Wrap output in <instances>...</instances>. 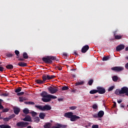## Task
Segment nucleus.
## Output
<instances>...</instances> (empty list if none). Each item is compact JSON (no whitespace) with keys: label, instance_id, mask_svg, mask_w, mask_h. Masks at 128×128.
<instances>
[{"label":"nucleus","instance_id":"1","mask_svg":"<svg viewBox=\"0 0 128 128\" xmlns=\"http://www.w3.org/2000/svg\"><path fill=\"white\" fill-rule=\"evenodd\" d=\"M40 96L42 98V100L44 102H50L52 100H56V98H58L56 96H54L52 94H48V92H42L40 94Z\"/></svg>","mask_w":128,"mask_h":128},{"label":"nucleus","instance_id":"2","mask_svg":"<svg viewBox=\"0 0 128 128\" xmlns=\"http://www.w3.org/2000/svg\"><path fill=\"white\" fill-rule=\"evenodd\" d=\"M56 60V62H58V59L56 60V57L54 56H47L42 58V60L45 64H52V60Z\"/></svg>","mask_w":128,"mask_h":128},{"label":"nucleus","instance_id":"3","mask_svg":"<svg viewBox=\"0 0 128 128\" xmlns=\"http://www.w3.org/2000/svg\"><path fill=\"white\" fill-rule=\"evenodd\" d=\"M35 108H38V110H52V107L50 105H44V106H38L36 105Z\"/></svg>","mask_w":128,"mask_h":128},{"label":"nucleus","instance_id":"4","mask_svg":"<svg viewBox=\"0 0 128 128\" xmlns=\"http://www.w3.org/2000/svg\"><path fill=\"white\" fill-rule=\"evenodd\" d=\"M30 124L28 122H21L16 123V126L20 128H26Z\"/></svg>","mask_w":128,"mask_h":128},{"label":"nucleus","instance_id":"5","mask_svg":"<svg viewBox=\"0 0 128 128\" xmlns=\"http://www.w3.org/2000/svg\"><path fill=\"white\" fill-rule=\"evenodd\" d=\"M48 90L50 94H56L58 90L56 87H52V86H50L48 88Z\"/></svg>","mask_w":128,"mask_h":128},{"label":"nucleus","instance_id":"6","mask_svg":"<svg viewBox=\"0 0 128 128\" xmlns=\"http://www.w3.org/2000/svg\"><path fill=\"white\" fill-rule=\"evenodd\" d=\"M97 92L100 94H106V89L104 88L98 86L97 87Z\"/></svg>","mask_w":128,"mask_h":128},{"label":"nucleus","instance_id":"7","mask_svg":"<svg viewBox=\"0 0 128 128\" xmlns=\"http://www.w3.org/2000/svg\"><path fill=\"white\" fill-rule=\"evenodd\" d=\"M112 70H114V72H122L124 70V67L122 66H114L111 68Z\"/></svg>","mask_w":128,"mask_h":128},{"label":"nucleus","instance_id":"8","mask_svg":"<svg viewBox=\"0 0 128 128\" xmlns=\"http://www.w3.org/2000/svg\"><path fill=\"white\" fill-rule=\"evenodd\" d=\"M116 32H118V30H116L114 32H113L114 34V40H122V38L123 36L122 34H116Z\"/></svg>","mask_w":128,"mask_h":128},{"label":"nucleus","instance_id":"9","mask_svg":"<svg viewBox=\"0 0 128 128\" xmlns=\"http://www.w3.org/2000/svg\"><path fill=\"white\" fill-rule=\"evenodd\" d=\"M56 126H54L52 128H66L68 127L67 125L60 124L57 123L56 124Z\"/></svg>","mask_w":128,"mask_h":128},{"label":"nucleus","instance_id":"10","mask_svg":"<svg viewBox=\"0 0 128 128\" xmlns=\"http://www.w3.org/2000/svg\"><path fill=\"white\" fill-rule=\"evenodd\" d=\"M124 44H120L116 47V52H120V50H124L125 48Z\"/></svg>","mask_w":128,"mask_h":128},{"label":"nucleus","instance_id":"11","mask_svg":"<svg viewBox=\"0 0 128 128\" xmlns=\"http://www.w3.org/2000/svg\"><path fill=\"white\" fill-rule=\"evenodd\" d=\"M122 94H128V88L126 86H124L123 88H121L120 90V92Z\"/></svg>","mask_w":128,"mask_h":128},{"label":"nucleus","instance_id":"12","mask_svg":"<svg viewBox=\"0 0 128 128\" xmlns=\"http://www.w3.org/2000/svg\"><path fill=\"white\" fill-rule=\"evenodd\" d=\"M90 46L88 45H86L82 48L81 52L82 54H86V52L88 50Z\"/></svg>","mask_w":128,"mask_h":128},{"label":"nucleus","instance_id":"13","mask_svg":"<svg viewBox=\"0 0 128 128\" xmlns=\"http://www.w3.org/2000/svg\"><path fill=\"white\" fill-rule=\"evenodd\" d=\"M79 118H80L76 115H74V114L72 115V116L71 117V118L70 119V120L71 122H76V120H77Z\"/></svg>","mask_w":128,"mask_h":128},{"label":"nucleus","instance_id":"14","mask_svg":"<svg viewBox=\"0 0 128 128\" xmlns=\"http://www.w3.org/2000/svg\"><path fill=\"white\" fill-rule=\"evenodd\" d=\"M74 114V113L72 112H68L64 114V116L65 118H72V115Z\"/></svg>","mask_w":128,"mask_h":128},{"label":"nucleus","instance_id":"15","mask_svg":"<svg viewBox=\"0 0 128 128\" xmlns=\"http://www.w3.org/2000/svg\"><path fill=\"white\" fill-rule=\"evenodd\" d=\"M42 79L43 80V82H44V84L46 82V80H48V74H43L42 76Z\"/></svg>","mask_w":128,"mask_h":128},{"label":"nucleus","instance_id":"16","mask_svg":"<svg viewBox=\"0 0 128 128\" xmlns=\"http://www.w3.org/2000/svg\"><path fill=\"white\" fill-rule=\"evenodd\" d=\"M24 122H32V117L28 115L24 118H23Z\"/></svg>","mask_w":128,"mask_h":128},{"label":"nucleus","instance_id":"17","mask_svg":"<svg viewBox=\"0 0 128 128\" xmlns=\"http://www.w3.org/2000/svg\"><path fill=\"white\" fill-rule=\"evenodd\" d=\"M52 126V124L50 122H46L44 125V128H50Z\"/></svg>","mask_w":128,"mask_h":128},{"label":"nucleus","instance_id":"18","mask_svg":"<svg viewBox=\"0 0 128 128\" xmlns=\"http://www.w3.org/2000/svg\"><path fill=\"white\" fill-rule=\"evenodd\" d=\"M14 114H20V108H14Z\"/></svg>","mask_w":128,"mask_h":128},{"label":"nucleus","instance_id":"19","mask_svg":"<svg viewBox=\"0 0 128 128\" xmlns=\"http://www.w3.org/2000/svg\"><path fill=\"white\" fill-rule=\"evenodd\" d=\"M16 66H19L24 67L28 66V64L24 62H19Z\"/></svg>","mask_w":128,"mask_h":128},{"label":"nucleus","instance_id":"20","mask_svg":"<svg viewBox=\"0 0 128 128\" xmlns=\"http://www.w3.org/2000/svg\"><path fill=\"white\" fill-rule=\"evenodd\" d=\"M8 92H2V90H0V96H8Z\"/></svg>","mask_w":128,"mask_h":128},{"label":"nucleus","instance_id":"21","mask_svg":"<svg viewBox=\"0 0 128 128\" xmlns=\"http://www.w3.org/2000/svg\"><path fill=\"white\" fill-rule=\"evenodd\" d=\"M39 118L40 120H44V118H46V113L40 112L39 114Z\"/></svg>","mask_w":128,"mask_h":128},{"label":"nucleus","instance_id":"22","mask_svg":"<svg viewBox=\"0 0 128 128\" xmlns=\"http://www.w3.org/2000/svg\"><path fill=\"white\" fill-rule=\"evenodd\" d=\"M98 114V118H102L104 114V112L103 110H100Z\"/></svg>","mask_w":128,"mask_h":128},{"label":"nucleus","instance_id":"23","mask_svg":"<svg viewBox=\"0 0 128 128\" xmlns=\"http://www.w3.org/2000/svg\"><path fill=\"white\" fill-rule=\"evenodd\" d=\"M6 68L8 70H14V66L11 64H8L6 66Z\"/></svg>","mask_w":128,"mask_h":128},{"label":"nucleus","instance_id":"24","mask_svg":"<svg viewBox=\"0 0 128 128\" xmlns=\"http://www.w3.org/2000/svg\"><path fill=\"white\" fill-rule=\"evenodd\" d=\"M23 112L25 114H30V110L28 108H24V110H23Z\"/></svg>","mask_w":128,"mask_h":128},{"label":"nucleus","instance_id":"25","mask_svg":"<svg viewBox=\"0 0 128 128\" xmlns=\"http://www.w3.org/2000/svg\"><path fill=\"white\" fill-rule=\"evenodd\" d=\"M0 128H12L10 125L1 124L0 125Z\"/></svg>","mask_w":128,"mask_h":128},{"label":"nucleus","instance_id":"26","mask_svg":"<svg viewBox=\"0 0 128 128\" xmlns=\"http://www.w3.org/2000/svg\"><path fill=\"white\" fill-rule=\"evenodd\" d=\"M36 84H44L43 80H36Z\"/></svg>","mask_w":128,"mask_h":128},{"label":"nucleus","instance_id":"27","mask_svg":"<svg viewBox=\"0 0 128 128\" xmlns=\"http://www.w3.org/2000/svg\"><path fill=\"white\" fill-rule=\"evenodd\" d=\"M22 56L24 58L25 60H28V53H26V52H24Z\"/></svg>","mask_w":128,"mask_h":128},{"label":"nucleus","instance_id":"28","mask_svg":"<svg viewBox=\"0 0 128 128\" xmlns=\"http://www.w3.org/2000/svg\"><path fill=\"white\" fill-rule=\"evenodd\" d=\"M16 94H18L19 92H22V88L20 87H18L17 88L14 90Z\"/></svg>","mask_w":128,"mask_h":128},{"label":"nucleus","instance_id":"29","mask_svg":"<svg viewBox=\"0 0 128 128\" xmlns=\"http://www.w3.org/2000/svg\"><path fill=\"white\" fill-rule=\"evenodd\" d=\"M84 84V81L78 82L75 84V86H82Z\"/></svg>","mask_w":128,"mask_h":128},{"label":"nucleus","instance_id":"30","mask_svg":"<svg viewBox=\"0 0 128 128\" xmlns=\"http://www.w3.org/2000/svg\"><path fill=\"white\" fill-rule=\"evenodd\" d=\"M110 59V56H104L102 58V60L103 62H106V60H108Z\"/></svg>","mask_w":128,"mask_h":128},{"label":"nucleus","instance_id":"31","mask_svg":"<svg viewBox=\"0 0 128 128\" xmlns=\"http://www.w3.org/2000/svg\"><path fill=\"white\" fill-rule=\"evenodd\" d=\"M115 94H117V96H118L119 94H122V93L120 92V89H116L114 92Z\"/></svg>","mask_w":128,"mask_h":128},{"label":"nucleus","instance_id":"32","mask_svg":"<svg viewBox=\"0 0 128 128\" xmlns=\"http://www.w3.org/2000/svg\"><path fill=\"white\" fill-rule=\"evenodd\" d=\"M96 92H98V90H92L90 92V94H96Z\"/></svg>","mask_w":128,"mask_h":128},{"label":"nucleus","instance_id":"33","mask_svg":"<svg viewBox=\"0 0 128 128\" xmlns=\"http://www.w3.org/2000/svg\"><path fill=\"white\" fill-rule=\"evenodd\" d=\"M56 78V76H54V75H52V76L48 75V80H52V78Z\"/></svg>","mask_w":128,"mask_h":128},{"label":"nucleus","instance_id":"34","mask_svg":"<svg viewBox=\"0 0 128 128\" xmlns=\"http://www.w3.org/2000/svg\"><path fill=\"white\" fill-rule=\"evenodd\" d=\"M112 80L113 82H118V76H114L112 78Z\"/></svg>","mask_w":128,"mask_h":128},{"label":"nucleus","instance_id":"35","mask_svg":"<svg viewBox=\"0 0 128 128\" xmlns=\"http://www.w3.org/2000/svg\"><path fill=\"white\" fill-rule=\"evenodd\" d=\"M34 120L36 122H40V117L36 116L34 118Z\"/></svg>","mask_w":128,"mask_h":128},{"label":"nucleus","instance_id":"36","mask_svg":"<svg viewBox=\"0 0 128 128\" xmlns=\"http://www.w3.org/2000/svg\"><path fill=\"white\" fill-rule=\"evenodd\" d=\"M14 52L17 56L16 58H20V51H18V50H16Z\"/></svg>","mask_w":128,"mask_h":128},{"label":"nucleus","instance_id":"37","mask_svg":"<svg viewBox=\"0 0 128 128\" xmlns=\"http://www.w3.org/2000/svg\"><path fill=\"white\" fill-rule=\"evenodd\" d=\"M24 104H32V105L35 104L34 102H25Z\"/></svg>","mask_w":128,"mask_h":128},{"label":"nucleus","instance_id":"38","mask_svg":"<svg viewBox=\"0 0 128 128\" xmlns=\"http://www.w3.org/2000/svg\"><path fill=\"white\" fill-rule=\"evenodd\" d=\"M78 107L76 106H72L69 107V109L71 110H76Z\"/></svg>","mask_w":128,"mask_h":128},{"label":"nucleus","instance_id":"39","mask_svg":"<svg viewBox=\"0 0 128 128\" xmlns=\"http://www.w3.org/2000/svg\"><path fill=\"white\" fill-rule=\"evenodd\" d=\"M68 88H69L68 86H64L62 88V90H68Z\"/></svg>","mask_w":128,"mask_h":128},{"label":"nucleus","instance_id":"40","mask_svg":"<svg viewBox=\"0 0 128 128\" xmlns=\"http://www.w3.org/2000/svg\"><path fill=\"white\" fill-rule=\"evenodd\" d=\"M92 84H94V80H90L88 82V84L89 86H92Z\"/></svg>","mask_w":128,"mask_h":128},{"label":"nucleus","instance_id":"41","mask_svg":"<svg viewBox=\"0 0 128 128\" xmlns=\"http://www.w3.org/2000/svg\"><path fill=\"white\" fill-rule=\"evenodd\" d=\"M24 60H26L24 57H20L18 58V62H24Z\"/></svg>","mask_w":128,"mask_h":128},{"label":"nucleus","instance_id":"42","mask_svg":"<svg viewBox=\"0 0 128 128\" xmlns=\"http://www.w3.org/2000/svg\"><path fill=\"white\" fill-rule=\"evenodd\" d=\"M6 56H7V58H12V56H14V54L9 53L6 54Z\"/></svg>","mask_w":128,"mask_h":128},{"label":"nucleus","instance_id":"43","mask_svg":"<svg viewBox=\"0 0 128 128\" xmlns=\"http://www.w3.org/2000/svg\"><path fill=\"white\" fill-rule=\"evenodd\" d=\"M20 99V102H24V100H26V99L24 98H22V97H19Z\"/></svg>","mask_w":128,"mask_h":128},{"label":"nucleus","instance_id":"44","mask_svg":"<svg viewBox=\"0 0 128 128\" xmlns=\"http://www.w3.org/2000/svg\"><path fill=\"white\" fill-rule=\"evenodd\" d=\"M92 108L94 110H98V105L96 104H94Z\"/></svg>","mask_w":128,"mask_h":128},{"label":"nucleus","instance_id":"45","mask_svg":"<svg viewBox=\"0 0 128 128\" xmlns=\"http://www.w3.org/2000/svg\"><path fill=\"white\" fill-rule=\"evenodd\" d=\"M31 114L32 115V116H36L37 113L36 112H34V111H32L31 112Z\"/></svg>","mask_w":128,"mask_h":128},{"label":"nucleus","instance_id":"46","mask_svg":"<svg viewBox=\"0 0 128 128\" xmlns=\"http://www.w3.org/2000/svg\"><path fill=\"white\" fill-rule=\"evenodd\" d=\"M114 88V86H112L108 89V92H112Z\"/></svg>","mask_w":128,"mask_h":128},{"label":"nucleus","instance_id":"47","mask_svg":"<svg viewBox=\"0 0 128 128\" xmlns=\"http://www.w3.org/2000/svg\"><path fill=\"white\" fill-rule=\"evenodd\" d=\"M6 68H4V67L2 66V65H0V72H4Z\"/></svg>","mask_w":128,"mask_h":128},{"label":"nucleus","instance_id":"48","mask_svg":"<svg viewBox=\"0 0 128 128\" xmlns=\"http://www.w3.org/2000/svg\"><path fill=\"white\" fill-rule=\"evenodd\" d=\"M16 94L18 96H23V94H24V92H19Z\"/></svg>","mask_w":128,"mask_h":128},{"label":"nucleus","instance_id":"49","mask_svg":"<svg viewBox=\"0 0 128 128\" xmlns=\"http://www.w3.org/2000/svg\"><path fill=\"white\" fill-rule=\"evenodd\" d=\"M14 116H16V114H12V115L9 116V118H10V120H12V118H14Z\"/></svg>","mask_w":128,"mask_h":128},{"label":"nucleus","instance_id":"50","mask_svg":"<svg viewBox=\"0 0 128 128\" xmlns=\"http://www.w3.org/2000/svg\"><path fill=\"white\" fill-rule=\"evenodd\" d=\"M10 120V117H8V118H4V122H8Z\"/></svg>","mask_w":128,"mask_h":128},{"label":"nucleus","instance_id":"51","mask_svg":"<svg viewBox=\"0 0 128 128\" xmlns=\"http://www.w3.org/2000/svg\"><path fill=\"white\" fill-rule=\"evenodd\" d=\"M8 112V108H6L2 110V112Z\"/></svg>","mask_w":128,"mask_h":128},{"label":"nucleus","instance_id":"52","mask_svg":"<svg viewBox=\"0 0 128 128\" xmlns=\"http://www.w3.org/2000/svg\"><path fill=\"white\" fill-rule=\"evenodd\" d=\"M56 69L58 70H62V68L60 66H56Z\"/></svg>","mask_w":128,"mask_h":128},{"label":"nucleus","instance_id":"53","mask_svg":"<svg viewBox=\"0 0 128 128\" xmlns=\"http://www.w3.org/2000/svg\"><path fill=\"white\" fill-rule=\"evenodd\" d=\"M93 118H98V114H95L92 115Z\"/></svg>","mask_w":128,"mask_h":128},{"label":"nucleus","instance_id":"54","mask_svg":"<svg viewBox=\"0 0 128 128\" xmlns=\"http://www.w3.org/2000/svg\"><path fill=\"white\" fill-rule=\"evenodd\" d=\"M92 128H98V124L92 125Z\"/></svg>","mask_w":128,"mask_h":128},{"label":"nucleus","instance_id":"55","mask_svg":"<svg viewBox=\"0 0 128 128\" xmlns=\"http://www.w3.org/2000/svg\"><path fill=\"white\" fill-rule=\"evenodd\" d=\"M58 100L59 102H63L64 101V98H58Z\"/></svg>","mask_w":128,"mask_h":128},{"label":"nucleus","instance_id":"56","mask_svg":"<svg viewBox=\"0 0 128 128\" xmlns=\"http://www.w3.org/2000/svg\"><path fill=\"white\" fill-rule=\"evenodd\" d=\"M0 110H4V106H2V103H0Z\"/></svg>","mask_w":128,"mask_h":128},{"label":"nucleus","instance_id":"57","mask_svg":"<svg viewBox=\"0 0 128 128\" xmlns=\"http://www.w3.org/2000/svg\"><path fill=\"white\" fill-rule=\"evenodd\" d=\"M114 108H116V102H114V105H113Z\"/></svg>","mask_w":128,"mask_h":128},{"label":"nucleus","instance_id":"58","mask_svg":"<svg viewBox=\"0 0 128 128\" xmlns=\"http://www.w3.org/2000/svg\"><path fill=\"white\" fill-rule=\"evenodd\" d=\"M74 54H75V56H78V54L76 51L74 52Z\"/></svg>","mask_w":128,"mask_h":128},{"label":"nucleus","instance_id":"59","mask_svg":"<svg viewBox=\"0 0 128 128\" xmlns=\"http://www.w3.org/2000/svg\"><path fill=\"white\" fill-rule=\"evenodd\" d=\"M63 56H64L66 57V56H68V54H66V53H64V54H63Z\"/></svg>","mask_w":128,"mask_h":128},{"label":"nucleus","instance_id":"60","mask_svg":"<svg viewBox=\"0 0 128 128\" xmlns=\"http://www.w3.org/2000/svg\"><path fill=\"white\" fill-rule=\"evenodd\" d=\"M117 102L118 104H120L122 102V100H118Z\"/></svg>","mask_w":128,"mask_h":128},{"label":"nucleus","instance_id":"61","mask_svg":"<svg viewBox=\"0 0 128 128\" xmlns=\"http://www.w3.org/2000/svg\"><path fill=\"white\" fill-rule=\"evenodd\" d=\"M71 92H76V90H71Z\"/></svg>","mask_w":128,"mask_h":128},{"label":"nucleus","instance_id":"62","mask_svg":"<svg viewBox=\"0 0 128 128\" xmlns=\"http://www.w3.org/2000/svg\"><path fill=\"white\" fill-rule=\"evenodd\" d=\"M125 50L126 52H128V46L126 48Z\"/></svg>","mask_w":128,"mask_h":128},{"label":"nucleus","instance_id":"63","mask_svg":"<svg viewBox=\"0 0 128 128\" xmlns=\"http://www.w3.org/2000/svg\"><path fill=\"white\" fill-rule=\"evenodd\" d=\"M71 70H72V72H74V71L76 70V69L72 68V69H71Z\"/></svg>","mask_w":128,"mask_h":128},{"label":"nucleus","instance_id":"64","mask_svg":"<svg viewBox=\"0 0 128 128\" xmlns=\"http://www.w3.org/2000/svg\"><path fill=\"white\" fill-rule=\"evenodd\" d=\"M27 128H32V126H27Z\"/></svg>","mask_w":128,"mask_h":128}]
</instances>
